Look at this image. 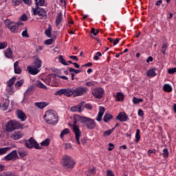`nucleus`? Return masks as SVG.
I'll return each mask as SVG.
<instances>
[{
	"label": "nucleus",
	"mask_w": 176,
	"mask_h": 176,
	"mask_svg": "<svg viewBox=\"0 0 176 176\" xmlns=\"http://www.w3.org/2000/svg\"><path fill=\"white\" fill-rule=\"evenodd\" d=\"M45 120L48 124H57L58 123V115L54 110H48L44 115Z\"/></svg>",
	"instance_id": "f257e3e1"
},
{
	"label": "nucleus",
	"mask_w": 176,
	"mask_h": 176,
	"mask_svg": "<svg viewBox=\"0 0 176 176\" xmlns=\"http://www.w3.org/2000/svg\"><path fill=\"white\" fill-rule=\"evenodd\" d=\"M80 118H83V116H81L80 115H74L73 122V131L76 135V141L77 144H80V140H79V138H80V130L79 129V126H76V123H78V122L80 123V120H79Z\"/></svg>",
	"instance_id": "f03ea898"
},
{
	"label": "nucleus",
	"mask_w": 176,
	"mask_h": 176,
	"mask_svg": "<svg viewBox=\"0 0 176 176\" xmlns=\"http://www.w3.org/2000/svg\"><path fill=\"white\" fill-rule=\"evenodd\" d=\"M78 120H80V123H81L84 127H87V129H89V130H93L97 126L96 121L89 117H80Z\"/></svg>",
	"instance_id": "7ed1b4c3"
},
{
	"label": "nucleus",
	"mask_w": 176,
	"mask_h": 176,
	"mask_svg": "<svg viewBox=\"0 0 176 176\" xmlns=\"http://www.w3.org/2000/svg\"><path fill=\"white\" fill-rule=\"evenodd\" d=\"M62 163L65 168H74L75 166V162L74 161L72 157L68 155H65L63 157Z\"/></svg>",
	"instance_id": "20e7f679"
},
{
	"label": "nucleus",
	"mask_w": 176,
	"mask_h": 176,
	"mask_svg": "<svg viewBox=\"0 0 176 176\" xmlns=\"http://www.w3.org/2000/svg\"><path fill=\"white\" fill-rule=\"evenodd\" d=\"M54 96H66V97H71L74 96V88L68 87L66 89H60L54 93Z\"/></svg>",
	"instance_id": "39448f33"
},
{
	"label": "nucleus",
	"mask_w": 176,
	"mask_h": 176,
	"mask_svg": "<svg viewBox=\"0 0 176 176\" xmlns=\"http://www.w3.org/2000/svg\"><path fill=\"white\" fill-rule=\"evenodd\" d=\"M25 146L29 149H32V148H34L35 149H42V148L39 146V144L36 142V140H35L34 138H30L28 140H25Z\"/></svg>",
	"instance_id": "423d86ee"
},
{
	"label": "nucleus",
	"mask_w": 176,
	"mask_h": 176,
	"mask_svg": "<svg viewBox=\"0 0 176 176\" xmlns=\"http://www.w3.org/2000/svg\"><path fill=\"white\" fill-rule=\"evenodd\" d=\"M20 129V123L15 120H10L8 122V124L6 125V130L8 133L10 131H14V130H17Z\"/></svg>",
	"instance_id": "0eeeda50"
},
{
	"label": "nucleus",
	"mask_w": 176,
	"mask_h": 176,
	"mask_svg": "<svg viewBox=\"0 0 176 176\" xmlns=\"http://www.w3.org/2000/svg\"><path fill=\"white\" fill-rule=\"evenodd\" d=\"M88 91L89 89L86 87H78L75 89L73 88V96L74 97H80V96L86 94Z\"/></svg>",
	"instance_id": "6e6552de"
},
{
	"label": "nucleus",
	"mask_w": 176,
	"mask_h": 176,
	"mask_svg": "<svg viewBox=\"0 0 176 176\" xmlns=\"http://www.w3.org/2000/svg\"><path fill=\"white\" fill-rule=\"evenodd\" d=\"M5 23L7 27L9 28V30H10L11 32H17L19 27L17 26V23H16V22L10 21H9V19H7L6 20Z\"/></svg>",
	"instance_id": "1a4fd4ad"
},
{
	"label": "nucleus",
	"mask_w": 176,
	"mask_h": 176,
	"mask_svg": "<svg viewBox=\"0 0 176 176\" xmlns=\"http://www.w3.org/2000/svg\"><path fill=\"white\" fill-rule=\"evenodd\" d=\"M16 159H19V155H17V151L16 150L12 151L3 157V160H7L8 162L10 160L14 161Z\"/></svg>",
	"instance_id": "9d476101"
},
{
	"label": "nucleus",
	"mask_w": 176,
	"mask_h": 176,
	"mask_svg": "<svg viewBox=\"0 0 176 176\" xmlns=\"http://www.w3.org/2000/svg\"><path fill=\"white\" fill-rule=\"evenodd\" d=\"M92 94L96 98H101L104 94V90L102 88H95L92 90Z\"/></svg>",
	"instance_id": "9b49d317"
},
{
	"label": "nucleus",
	"mask_w": 176,
	"mask_h": 176,
	"mask_svg": "<svg viewBox=\"0 0 176 176\" xmlns=\"http://www.w3.org/2000/svg\"><path fill=\"white\" fill-rule=\"evenodd\" d=\"M83 105L85 102H82L76 106H73L70 108L72 112H83Z\"/></svg>",
	"instance_id": "f8f14e48"
},
{
	"label": "nucleus",
	"mask_w": 176,
	"mask_h": 176,
	"mask_svg": "<svg viewBox=\"0 0 176 176\" xmlns=\"http://www.w3.org/2000/svg\"><path fill=\"white\" fill-rule=\"evenodd\" d=\"M116 119L117 120H120V122H127L129 120V116H127L125 112H120L118 113Z\"/></svg>",
	"instance_id": "ddd939ff"
},
{
	"label": "nucleus",
	"mask_w": 176,
	"mask_h": 176,
	"mask_svg": "<svg viewBox=\"0 0 176 176\" xmlns=\"http://www.w3.org/2000/svg\"><path fill=\"white\" fill-rule=\"evenodd\" d=\"M104 112H105V107L102 106L99 107V112L96 118V120H98V122H101V120H102V116Z\"/></svg>",
	"instance_id": "4468645a"
},
{
	"label": "nucleus",
	"mask_w": 176,
	"mask_h": 176,
	"mask_svg": "<svg viewBox=\"0 0 176 176\" xmlns=\"http://www.w3.org/2000/svg\"><path fill=\"white\" fill-rule=\"evenodd\" d=\"M36 15L40 16L41 20H46L47 19V13L43 10V8L40 9L37 12Z\"/></svg>",
	"instance_id": "2eb2a0df"
},
{
	"label": "nucleus",
	"mask_w": 176,
	"mask_h": 176,
	"mask_svg": "<svg viewBox=\"0 0 176 176\" xmlns=\"http://www.w3.org/2000/svg\"><path fill=\"white\" fill-rule=\"evenodd\" d=\"M34 93V85H31L24 93V98L22 100V102H24L25 100V98L29 97V96H31Z\"/></svg>",
	"instance_id": "dca6fc26"
},
{
	"label": "nucleus",
	"mask_w": 176,
	"mask_h": 176,
	"mask_svg": "<svg viewBox=\"0 0 176 176\" xmlns=\"http://www.w3.org/2000/svg\"><path fill=\"white\" fill-rule=\"evenodd\" d=\"M28 70L29 74L31 75H36L37 74H39V72L41 71L36 67H34V66H28Z\"/></svg>",
	"instance_id": "f3484780"
},
{
	"label": "nucleus",
	"mask_w": 176,
	"mask_h": 176,
	"mask_svg": "<svg viewBox=\"0 0 176 176\" xmlns=\"http://www.w3.org/2000/svg\"><path fill=\"white\" fill-rule=\"evenodd\" d=\"M16 115L19 119L21 120V122H25V120H27V115L21 111V110H18L16 111Z\"/></svg>",
	"instance_id": "a211bd4d"
},
{
	"label": "nucleus",
	"mask_w": 176,
	"mask_h": 176,
	"mask_svg": "<svg viewBox=\"0 0 176 176\" xmlns=\"http://www.w3.org/2000/svg\"><path fill=\"white\" fill-rule=\"evenodd\" d=\"M24 137V134L21 133V132H14L12 135L11 138L14 140L15 141L17 140H20V138H23Z\"/></svg>",
	"instance_id": "6ab92c4d"
},
{
	"label": "nucleus",
	"mask_w": 176,
	"mask_h": 176,
	"mask_svg": "<svg viewBox=\"0 0 176 176\" xmlns=\"http://www.w3.org/2000/svg\"><path fill=\"white\" fill-rule=\"evenodd\" d=\"M14 74H17L18 75L21 74V67L19 65V61H16L14 63Z\"/></svg>",
	"instance_id": "aec40b11"
},
{
	"label": "nucleus",
	"mask_w": 176,
	"mask_h": 176,
	"mask_svg": "<svg viewBox=\"0 0 176 176\" xmlns=\"http://www.w3.org/2000/svg\"><path fill=\"white\" fill-rule=\"evenodd\" d=\"M32 67H34V68H37L39 69L41 67H42V60L39 59V58H37L33 63V65Z\"/></svg>",
	"instance_id": "412c9836"
},
{
	"label": "nucleus",
	"mask_w": 176,
	"mask_h": 176,
	"mask_svg": "<svg viewBox=\"0 0 176 176\" xmlns=\"http://www.w3.org/2000/svg\"><path fill=\"white\" fill-rule=\"evenodd\" d=\"M4 54L7 58H12V56H13V51L12 50V48L8 47L4 50Z\"/></svg>",
	"instance_id": "4be33fe9"
},
{
	"label": "nucleus",
	"mask_w": 176,
	"mask_h": 176,
	"mask_svg": "<svg viewBox=\"0 0 176 176\" xmlns=\"http://www.w3.org/2000/svg\"><path fill=\"white\" fill-rule=\"evenodd\" d=\"M63 21V12H58L56 16V25H60Z\"/></svg>",
	"instance_id": "5701e85b"
},
{
	"label": "nucleus",
	"mask_w": 176,
	"mask_h": 176,
	"mask_svg": "<svg viewBox=\"0 0 176 176\" xmlns=\"http://www.w3.org/2000/svg\"><path fill=\"white\" fill-rule=\"evenodd\" d=\"M34 105L39 108L40 109H43V108H45V107H47L49 104H47L46 102H35Z\"/></svg>",
	"instance_id": "b1692460"
},
{
	"label": "nucleus",
	"mask_w": 176,
	"mask_h": 176,
	"mask_svg": "<svg viewBox=\"0 0 176 176\" xmlns=\"http://www.w3.org/2000/svg\"><path fill=\"white\" fill-rule=\"evenodd\" d=\"M112 118H113V116L109 113H105L103 118V121L105 122V123H108Z\"/></svg>",
	"instance_id": "393cba45"
},
{
	"label": "nucleus",
	"mask_w": 176,
	"mask_h": 176,
	"mask_svg": "<svg viewBox=\"0 0 176 176\" xmlns=\"http://www.w3.org/2000/svg\"><path fill=\"white\" fill-rule=\"evenodd\" d=\"M163 89L164 90V91H167L168 93H170V91H173V87L169 84L164 85Z\"/></svg>",
	"instance_id": "a878e982"
},
{
	"label": "nucleus",
	"mask_w": 176,
	"mask_h": 176,
	"mask_svg": "<svg viewBox=\"0 0 176 176\" xmlns=\"http://www.w3.org/2000/svg\"><path fill=\"white\" fill-rule=\"evenodd\" d=\"M35 86H36V87H39V89H47V87L43 85V83H42V82L37 80L35 83H34Z\"/></svg>",
	"instance_id": "bb28decb"
},
{
	"label": "nucleus",
	"mask_w": 176,
	"mask_h": 176,
	"mask_svg": "<svg viewBox=\"0 0 176 176\" xmlns=\"http://www.w3.org/2000/svg\"><path fill=\"white\" fill-rule=\"evenodd\" d=\"M124 99V95H123L122 92H118L116 95L117 101H123Z\"/></svg>",
	"instance_id": "cd10ccee"
},
{
	"label": "nucleus",
	"mask_w": 176,
	"mask_h": 176,
	"mask_svg": "<svg viewBox=\"0 0 176 176\" xmlns=\"http://www.w3.org/2000/svg\"><path fill=\"white\" fill-rule=\"evenodd\" d=\"M146 75L149 78H151V76H156V72H155V70H153V69H151L146 72Z\"/></svg>",
	"instance_id": "c85d7f7f"
},
{
	"label": "nucleus",
	"mask_w": 176,
	"mask_h": 176,
	"mask_svg": "<svg viewBox=\"0 0 176 176\" xmlns=\"http://www.w3.org/2000/svg\"><path fill=\"white\" fill-rule=\"evenodd\" d=\"M14 82H16V77H12L7 82V86H8V87H12Z\"/></svg>",
	"instance_id": "c756f323"
},
{
	"label": "nucleus",
	"mask_w": 176,
	"mask_h": 176,
	"mask_svg": "<svg viewBox=\"0 0 176 176\" xmlns=\"http://www.w3.org/2000/svg\"><path fill=\"white\" fill-rule=\"evenodd\" d=\"M66 134H69V129L68 128H66L62 131L60 133V138H63Z\"/></svg>",
	"instance_id": "7c9ffc66"
},
{
	"label": "nucleus",
	"mask_w": 176,
	"mask_h": 176,
	"mask_svg": "<svg viewBox=\"0 0 176 176\" xmlns=\"http://www.w3.org/2000/svg\"><path fill=\"white\" fill-rule=\"evenodd\" d=\"M168 48V45H167L166 43L162 44V50H161L162 53H163V54H166V52Z\"/></svg>",
	"instance_id": "2f4dec72"
},
{
	"label": "nucleus",
	"mask_w": 176,
	"mask_h": 176,
	"mask_svg": "<svg viewBox=\"0 0 176 176\" xmlns=\"http://www.w3.org/2000/svg\"><path fill=\"white\" fill-rule=\"evenodd\" d=\"M59 61L63 65H68V63H67V60L64 59V58L63 57V55L59 56Z\"/></svg>",
	"instance_id": "473e14b6"
},
{
	"label": "nucleus",
	"mask_w": 176,
	"mask_h": 176,
	"mask_svg": "<svg viewBox=\"0 0 176 176\" xmlns=\"http://www.w3.org/2000/svg\"><path fill=\"white\" fill-rule=\"evenodd\" d=\"M132 101L133 104H140V102H142L144 100L142 98H138L136 97H133Z\"/></svg>",
	"instance_id": "72a5a7b5"
},
{
	"label": "nucleus",
	"mask_w": 176,
	"mask_h": 176,
	"mask_svg": "<svg viewBox=\"0 0 176 176\" xmlns=\"http://www.w3.org/2000/svg\"><path fill=\"white\" fill-rule=\"evenodd\" d=\"M45 35L48 38H52V28L49 27L45 32Z\"/></svg>",
	"instance_id": "f704fd0d"
},
{
	"label": "nucleus",
	"mask_w": 176,
	"mask_h": 176,
	"mask_svg": "<svg viewBox=\"0 0 176 176\" xmlns=\"http://www.w3.org/2000/svg\"><path fill=\"white\" fill-rule=\"evenodd\" d=\"M25 31H23L21 35L23 38H30V35H28V30L27 28H24Z\"/></svg>",
	"instance_id": "c9c22d12"
},
{
	"label": "nucleus",
	"mask_w": 176,
	"mask_h": 176,
	"mask_svg": "<svg viewBox=\"0 0 176 176\" xmlns=\"http://www.w3.org/2000/svg\"><path fill=\"white\" fill-rule=\"evenodd\" d=\"M82 69H74L73 67L69 68V72H74V74H79L80 72H82Z\"/></svg>",
	"instance_id": "e433bc0d"
},
{
	"label": "nucleus",
	"mask_w": 176,
	"mask_h": 176,
	"mask_svg": "<svg viewBox=\"0 0 176 176\" xmlns=\"http://www.w3.org/2000/svg\"><path fill=\"white\" fill-rule=\"evenodd\" d=\"M49 144H50V140L45 139L41 143V146H49Z\"/></svg>",
	"instance_id": "4c0bfd02"
},
{
	"label": "nucleus",
	"mask_w": 176,
	"mask_h": 176,
	"mask_svg": "<svg viewBox=\"0 0 176 176\" xmlns=\"http://www.w3.org/2000/svg\"><path fill=\"white\" fill-rule=\"evenodd\" d=\"M8 108H9V103L8 102L3 103L1 107V104H0V109H1V111H6V109H8Z\"/></svg>",
	"instance_id": "58836bf2"
},
{
	"label": "nucleus",
	"mask_w": 176,
	"mask_h": 176,
	"mask_svg": "<svg viewBox=\"0 0 176 176\" xmlns=\"http://www.w3.org/2000/svg\"><path fill=\"white\" fill-rule=\"evenodd\" d=\"M113 130H115V128H113V129H111L110 130L105 131L104 132V137L109 136L110 134H112V133H113Z\"/></svg>",
	"instance_id": "ea45409f"
},
{
	"label": "nucleus",
	"mask_w": 176,
	"mask_h": 176,
	"mask_svg": "<svg viewBox=\"0 0 176 176\" xmlns=\"http://www.w3.org/2000/svg\"><path fill=\"white\" fill-rule=\"evenodd\" d=\"M36 7L34 8H32L33 13L34 16H36V12L39 10V4H38V1L35 2Z\"/></svg>",
	"instance_id": "a19ab883"
},
{
	"label": "nucleus",
	"mask_w": 176,
	"mask_h": 176,
	"mask_svg": "<svg viewBox=\"0 0 176 176\" xmlns=\"http://www.w3.org/2000/svg\"><path fill=\"white\" fill-rule=\"evenodd\" d=\"M140 140H141V136L140 135V129H137L135 133V142H138Z\"/></svg>",
	"instance_id": "79ce46f5"
},
{
	"label": "nucleus",
	"mask_w": 176,
	"mask_h": 176,
	"mask_svg": "<svg viewBox=\"0 0 176 176\" xmlns=\"http://www.w3.org/2000/svg\"><path fill=\"white\" fill-rule=\"evenodd\" d=\"M24 85V80H21L15 83V87H21Z\"/></svg>",
	"instance_id": "37998d69"
},
{
	"label": "nucleus",
	"mask_w": 176,
	"mask_h": 176,
	"mask_svg": "<svg viewBox=\"0 0 176 176\" xmlns=\"http://www.w3.org/2000/svg\"><path fill=\"white\" fill-rule=\"evenodd\" d=\"M9 151V147H4L0 148V155H5Z\"/></svg>",
	"instance_id": "c03bdc74"
},
{
	"label": "nucleus",
	"mask_w": 176,
	"mask_h": 176,
	"mask_svg": "<svg viewBox=\"0 0 176 176\" xmlns=\"http://www.w3.org/2000/svg\"><path fill=\"white\" fill-rule=\"evenodd\" d=\"M12 3L14 6H19V5H21L23 3L22 0H12Z\"/></svg>",
	"instance_id": "a18cd8bd"
},
{
	"label": "nucleus",
	"mask_w": 176,
	"mask_h": 176,
	"mask_svg": "<svg viewBox=\"0 0 176 176\" xmlns=\"http://www.w3.org/2000/svg\"><path fill=\"white\" fill-rule=\"evenodd\" d=\"M0 176H13V174L10 171L3 172L0 174Z\"/></svg>",
	"instance_id": "49530a36"
},
{
	"label": "nucleus",
	"mask_w": 176,
	"mask_h": 176,
	"mask_svg": "<svg viewBox=\"0 0 176 176\" xmlns=\"http://www.w3.org/2000/svg\"><path fill=\"white\" fill-rule=\"evenodd\" d=\"M101 56H102L101 52H97L96 56H94V60H96V61H98V60H100V57H101Z\"/></svg>",
	"instance_id": "de8ad7c7"
},
{
	"label": "nucleus",
	"mask_w": 176,
	"mask_h": 176,
	"mask_svg": "<svg viewBox=\"0 0 176 176\" xmlns=\"http://www.w3.org/2000/svg\"><path fill=\"white\" fill-rule=\"evenodd\" d=\"M54 42L53 38H49L44 41L45 45H52Z\"/></svg>",
	"instance_id": "09e8293b"
},
{
	"label": "nucleus",
	"mask_w": 176,
	"mask_h": 176,
	"mask_svg": "<svg viewBox=\"0 0 176 176\" xmlns=\"http://www.w3.org/2000/svg\"><path fill=\"white\" fill-rule=\"evenodd\" d=\"M18 154L21 157H25V156H27V153L21 151V150L18 151Z\"/></svg>",
	"instance_id": "8fccbe9b"
},
{
	"label": "nucleus",
	"mask_w": 176,
	"mask_h": 176,
	"mask_svg": "<svg viewBox=\"0 0 176 176\" xmlns=\"http://www.w3.org/2000/svg\"><path fill=\"white\" fill-rule=\"evenodd\" d=\"M84 108H87V109L91 110V109H93V106H91V104H86L84 102L83 109Z\"/></svg>",
	"instance_id": "3c124183"
},
{
	"label": "nucleus",
	"mask_w": 176,
	"mask_h": 176,
	"mask_svg": "<svg viewBox=\"0 0 176 176\" xmlns=\"http://www.w3.org/2000/svg\"><path fill=\"white\" fill-rule=\"evenodd\" d=\"M25 5H28V6H31L32 3V0H21Z\"/></svg>",
	"instance_id": "603ef678"
},
{
	"label": "nucleus",
	"mask_w": 176,
	"mask_h": 176,
	"mask_svg": "<svg viewBox=\"0 0 176 176\" xmlns=\"http://www.w3.org/2000/svg\"><path fill=\"white\" fill-rule=\"evenodd\" d=\"M8 46V43L7 42H1L0 43V50L1 49H5Z\"/></svg>",
	"instance_id": "864d4df0"
},
{
	"label": "nucleus",
	"mask_w": 176,
	"mask_h": 176,
	"mask_svg": "<svg viewBox=\"0 0 176 176\" xmlns=\"http://www.w3.org/2000/svg\"><path fill=\"white\" fill-rule=\"evenodd\" d=\"M175 72H176V67H174V68H172V69H169L168 70V73L170 75H173V74H175Z\"/></svg>",
	"instance_id": "5fc2aeb1"
},
{
	"label": "nucleus",
	"mask_w": 176,
	"mask_h": 176,
	"mask_svg": "<svg viewBox=\"0 0 176 176\" xmlns=\"http://www.w3.org/2000/svg\"><path fill=\"white\" fill-rule=\"evenodd\" d=\"M163 156L164 157H168V149L164 148L163 150Z\"/></svg>",
	"instance_id": "6e6d98bb"
},
{
	"label": "nucleus",
	"mask_w": 176,
	"mask_h": 176,
	"mask_svg": "<svg viewBox=\"0 0 176 176\" xmlns=\"http://www.w3.org/2000/svg\"><path fill=\"white\" fill-rule=\"evenodd\" d=\"M91 34H93L94 35V36H96V35L98 34V30H96V29L92 28L91 30Z\"/></svg>",
	"instance_id": "4d7b16f0"
},
{
	"label": "nucleus",
	"mask_w": 176,
	"mask_h": 176,
	"mask_svg": "<svg viewBox=\"0 0 176 176\" xmlns=\"http://www.w3.org/2000/svg\"><path fill=\"white\" fill-rule=\"evenodd\" d=\"M21 19L23 21H27V20H28V17L27 16V15H25V14H23L21 16Z\"/></svg>",
	"instance_id": "13d9d810"
},
{
	"label": "nucleus",
	"mask_w": 176,
	"mask_h": 176,
	"mask_svg": "<svg viewBox=\"0 0 176 176\" xmlns=\"http://www.w3.org/2000/svg\"><path fill=\"white\" fill-rule=\"evenodd\" d=\"M109 148H108V151H113L115 146L113 145V144L112 143H109Z\"/></svg>",
	"instance_id": "bf43d9fd"
},
{
	"label": "nucleus",
	"mask_w": 176,
	"mask_h": 176,
	"mask_svg": "<svg viewBox=\"0 0 176 176\" xmlns=\"http://www.w3.org/2000/svg\"><path fill=\"white\" fill-rule=\"evenodd\" d=\"M107 176H115V173H113V171L112 170H107Z\"/></svg>",
	"instance_id": "052dcab7"
},
{
	"label": "nucleus",
	"mask_w": 176,
	"mask_h": 176,
	"mask_svg": "<svg viewBox=\"0 0 176 176\" xmlns=\"http://www.w3.org/2000/svg\"><path fill=\"white\" fill-rule=\"evenodd\" d=\"M45 82L46 85H50V83L52 82V78H50V77H47Z\"/></svg>",
	"instance_id": "680f3d73"
},
{
	"label": "nucleus",
	"mask_w": 176,
	"mask_h": 176,
	"mask_svg": "<svg viewBox=\"0 0 176 176\" xmlns=\"http://www.w3.org/2000/svg\"><path fill=\"white\" fill-rule=\"evenodd\" d=\"M38 4L39 6H45V0H38Z\"/></svg>",
	"instance_id": "e2e57ef3"
},
{
	"label": "nucleus",
	"mask_w": 176,
	"mask_h": 176,
	"mask_svg": "<svg viewBox=\"0 0 176 176\" xmlns=\"http://www.w3.org/2000/svg\"><path fill=\"white\" fill-rule=\"evenodd\" d=\"M85 86H88L89 87L94 86V82H87L85 83Z\"/></svg>",
	"instance_id": "0e129e2a"
},
{
	"label": "nucleus",
	"mask_w": 176,
	"mask_h": 176,
	"mask_svg": "<svg viewBox=\"0 0 176 176\" xmlns=\"http://www.w3.org/2000/svg\"><path fill=\"white\" fill-rule=\"evenodd\" d=\"M138 116H142L144 115V111L142 109H139L138 112Z\"/></svg>",
	"instance_id": "69168bd1"
},
{
	"label": "nucleus",
	"mask_w": 176,
	"mask_h": 176,
	"mask_svg": "<svg viewBox=\"0 0 176 176\" xmlns=\"http://www.w3.org/2000/svg\"><path fill=\"white\" fill-rule=\"evenodd\" d=\"M80 142H81V144H82V145H85V144H86V139H85V138H82L80 139Z\"/></svg>",
	"instance_id": "338daca9"
},
{
	"label": "nucleus",
	"mask_w": 176,
	"mask_h": 176,
	"mask_svg": "<svg viewBox=\"0 0 176 176\" xmlns=\"http://www.w3.org/2000/svg\"><path fill=\"white\" fill-rule=\"evenodd\" d=\"M89 174H91V175L96 174V168H92V169L89 170Z\"/></svg>",
	"instance_id": "774afa93"
}]
</instances>
